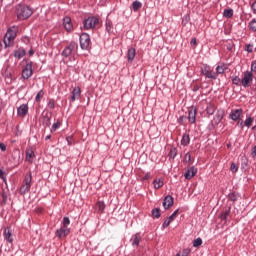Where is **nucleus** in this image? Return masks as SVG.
<instances>
[{"mask_svg":"<svg viewBox=\"0 0 256 256\" xmlns=\"http://www.w3.org/2000/svg\"><path fill=\"white\" fill-rule=\"evenodd\" d=\"M17 33H19L18 26H11L7 29L3 40L6 49L7 47H13L15 39H17Z\"/></svg>","mask_w":256,"mask_h":256,"instance_id":"f257e3e1","label":"nucleus"},{"mask_svg":"<svg viewBox=\"0 0 256 256\" xmlns=\"http://www.w3.org/2000/svg\"><path fill=\"white\" fill-rule=\"evenodd\" d=\"M16 15H17L18 19L25 21V19H29V17H31V15H33V10L31 8H29V6L19 5L16 8Z\"/></svg>","mask_w":256,"mask_h":256,"instance_id":"f03ea898","label":"nucleus"},{"mask_svg":"<svg viewBox=\"0 0 256 256\" xmlns=\"http://www.w3.org/2000/svg\"><path fill=\"white\" fill-rule=\"evenodd\" d=\"M33 181V175L31 172L26 173L24 178V184L20 187V195H25L31 191V182Z\"/></svg>","mask_w":256,"mask_h":256,"instance_id":"7ed1b4c3","label":"nucleus"},{"mask_svg":"<svg viewBox=\"0 0 256 256\" xmlns=\"http://www.w3.org/2000/svg\"><path fill=\"white\" fill-rule=\"evenodd\" d=\"M79 49V44L77 42L72 41L68 46L64 48L62 51V57H71V55H75Z\"/></svg>","mask_w":256,"mask_h":256,"instance_id":"20e7f679","label":"nucleus"},{"mask_svg":"<svg viewBox=\"0 0 256 256\" xmlns=\"http://www.w3.org/2000/svg\"><path fill=\"white\" fill-rule=\"evenodd\" d=\"M201 73L206 79H212L213 81L217 79V73H215V71H213V68H211V66L207 64L202 65Z\"/></svg>","mask_w":256,"mask_h":256,"instance_id":"39448f33","label":"nucleus"},{"mask_svg":"<svg viewBox=\"0 0 256 256\" xmlns=\"http://www.w3.org/2000/svg\"><path fill=\"white\" fill-rule=\"evenodd\" d=\"M97 25H99V18L95 16H90L83 21V27L86 30L95 29Z\"/></svg>","mask_w":256,"mask_h":256,"instance_id":"423d86ee","label":"nucleus"},{"mask_svg":"<svg viewBox=\"0 0 256 256\" xmlns=\"http://www.w3.org/2000/svg\"><path fill=\"white\" fill-rule=\"evenodd\" d=\"M31 77H33V62L29 61L26 63V65L22 69V78L27 80V79H31Z\"/></svg>","mask_w":256,"mask_h":256,"instance_id":"0eeeda50","label":"nucleus"},{"mask_svg":"<svg viewBox=\"0 0 256 256\" xmlns=\"http://www.w3.org/2000/svg\"><path fill=\"white\" fill-rule=\"evenodd\" d=\"M80 47L83 51H87L89 49V45H91V37L87 33H82L79 38Z\"/></svg>","mask_w":256,"mask_h":256,"instance_id":"6e6552de","label":"nucleus"},{"mask_svg":"<svg viewBox=\"0 0 256 256\" xmlns=\"http://www.w3.org/2000/svg\"><path fill=\"white\" fill-rule=\"evenodd\" d=\"M241 83H242V87H250L251 86V83H253V72L251 71H246L244 72V76L241 80Z\"/></svg>","mask_w":256,"mask_h":256,"instance_id":"1a4fd4ad","label":"nucleus"},{"mask_svg":"<svg viewBox=\"0 0 256 256\" xmlns=\"http://www.w3.org/2000/svg\"><path fill=\"white\" fill-rule=\"evenodd\" d=\"M186 119H188L189 123L192 125L197 122V107L192 106L188 110V117H186Z\"/></svg>","mask_w":256,"mask_h":256,"instance_id":"9d476101","label":"nucleus"},{"mask_svg":"<svg viewBox=\"0 0 256 256\" xmlns=\"http://www.w3.org/2000/svg\"><path fill=\"white\" fill-rule=\"evenodd\" d=\"M69 233H71V228L61 226L59 229L56 230L55 235L56 237H58V239H65V237H67Z\"/></svg>","mask_w":256,"mask_h":256,"instance_id":"9b49d317","label":"nucleus"},{"mask_svg":"<svg viewBox=\"0 0 256 256\" xmlns=\"http://www.w3.org/2000/svg\"><path fill=\"white\" fill-rule=\"evenodd\" d=\"M28 113H29V105L28 104H22L17 108V115H18V117H21L22 119L27 117Z\"/></svg>","mask_w":256,"mask_h":256,"instance_id":"f8f14e48","label":"nucleus"},{"mask_svg":"<svg viewBox=\"0 0 256 256\" xmlns=\"http://www.w3.org/2000/svg\"><path fill=\"white\" fill-rule=\"evenodd\" d=\"M225 117V111L223 110H217L213 120H212V125H219L221 121H223V118Z\"/></svg>","mask_w":256,"mask_h":256,"instance_id":"ddd939ff","label":"nucleus"},{"mask_svg":"<svg viewBox=\"0 0 256 256\" xmlns=\"http://www.w3.org/2000/svg\"><path fill=\"white\" fill-rule=\"evenodd\" d=\"M63 25H64V29L67 31V33H71V31H73V22L71 21V17H69V16L64 17Z\"/></svg>","mask_w":256,"mask_h":256,"instance_id":"4468645a","label":"nucleus"},{"mask_svg":"<svg viewBox=\"0 0 256 256\" xmlns=\"http://www.w3.org/2000/svg\"><path fill=\"white\" fill-rule=\"evenodd\" d=\"M77 99H81V87L77 86L73 88L72 93H71V103H75Z\"/></svg>","mask_w":256,"mask_h":256,"instance_id":"2eb2a0df","label":"nucleus"},{"mask_svg":"<svg viewBox=\"0 0 256 256\" xmlns=\"http://www.w3.org/2000/svg\"><path fill=\"white\" fill-rule=\"evenodd\" d=\"M179 213V209H176L171 216H169L162 224L163 229H166V227H169L171 225L172 221L175 220V217H177Z\"/></svg>","mask_w":256,"mask_h":256,"instance_id":"dca6fc26","label":"nucleus"},{"mask_svg":"<svg viewBox=\"0 0 256 256\" xmlns=\"http://www.w3.org/2000/svg\"><path fill=\"white\" fill-rule=\"evenodd\" d=\"M173 203H174V199H173V196L171 195H167L164 200H163V207L164 209H169L170 207H173Z\"/></svg>","mask_w":256,"mask_h":256,"instance_id":"f3484780","label":"nucleus"},{"mask_svg":"<svg viewBox=\"0 0 256 256\" xmlns=\"http://www.w3.org/2000/svg\"><path fill=\"white\" fill-rule=\"evenodd\" d=\"M3 237L7 243H13V233H11V228L6 227L4 229Z\"/></svg>","mask_w":256,"mask_h":256,"instance_id":"a211bd4d","label":"nucleus"},{"mask_svg":"<svg viewBox=\"0 0 256 256\" xmlns=\"http://www.w3.org/2000/svg\"><path fill=\"white\" fill-rule=\"evenodd\" d=\"M241 115H243V109L232 110L230 113V119H232V121H238Z\"/></svg>","mask_w":256,"mask_h":256,"instance_id":"6ab92c4d","label":"nucleus"},{"mask_svg":"<svg viewBox=\"0 0 256 256\" xmlns=\"http://www.w3.org/2000/svg\"><path fill=\"white\" fill-rule=\"evenodd\" d=\"M197 175V168L195 166L190 167L184 174L185 179H193V176Z\"/></svg>","mask_w":256,"mask_h":256,"instance_id":"aec40b11","label":"nucleus"},{"mask_svg":"<svg viewBox=\"0 0 256 256\" xmlns=\"http://www.w3.org/2000/svg\"><path fill=\"white\" fill-rule=\"evenodd\" d=\"M136 50L135 48H129L127 51V61L129 63H133V60L135 59Z\"/></svg>","mask_w":256,"mask_h":256,"instance_id":"412c9836","label":"nucleus"},{"mask_svg":"<svg viewBox=\"0 0 256 256\" xmlns=\"http://www.w3.org/2000/svg\"><path fill=\"white\" fill-rule=\"evenodd\" d=\"M163 185H165V181L163 180V178H155L153 180L154 189H161Z\"/></svg>","mask_w":256,"mask_h":256,"instance_id":"4be33fe9","label":"nucleus"},{"mask_svg":"<svg viewBox=\"0 0 256 256\" xmlns=\"http://www.w3.org/2000/svg\"><path fill=\"white\" fill-rule=\"evenodd\" d=\"M189 143H191V137L189 136L188 133H184L181 139V145L183 147H187V145H189Z\"/></svg>","mask_w":256,"mask_h":256,"instance_id":"5701e85b","label":"nucleus"},{"mask_svg":"<svg viewBox=\"0 0 256 256\" xmlns=\"http://www.w3.org/2000/svg\"><path fill=\"white\" fill-rule=\"evenodd\" d=\"M26 55V51L24 48H18L14 51V57L16 59H23V56Z\"/></svg>","mask_w":256,"mask_h":256,"instance_id":"b1692460","label":"nucleus"},{"mask_svg":"<svg viewBox=\"0 0 256 256\" xmlns=\"http://www.w3.org/2000/svg\"><path fill=\"white\" fill-rule=\"evenodd\" d=\"M96 210L98 211V213L101 215L103 213H105V202L103 201H98L96 203Z\"/></svg>","mask_w":256,"mask_h":256,"instance_id":"393cba45","label":"nucleus"},{"mask_svg":"<svg viewBox=\"0 0 256 256\" xmlns=\"http://www.w3.org/2000/svg\"><path fill=\"white\" fill-rule=\"evenodd\" d=\"M215 111H217V106L215 104H208L206 107V113L207 115H214Z\"/></svg>","mask_w":256,"mask_h":256,"instance_id":"a878e982","label":"nucleus"},{"mask_svg":"<svg viewBox=\"0 0 256 256\" xmlns=\"http://www.w3.org/2000/svg\"><path fill=\"white\" fill-rule=\"evenodd\" d=\"M225 71H227V66H225V64H221L216 67L215 73L217 74V77H218L219 75H223Z\"/></svg>","mask_w":256,"mask_h":256,"instance_id":"bb28decb","label":"nucleus"},{"mask_svg":"<svg viewBox=\"0 0 256 256\" xmlns=\"http://www.w3.org/2000/svg\"><path fill=\"white\" fill-rule=\"evenodd\" d=\"M33 157H35V152L32 149L26 151V161L33 163Z\"/></svg>","mask_w":256,"mask_h":256,"instance_id":"cd10ccee","label":"nucleus"},{"mask_svg":"<svg viewBox=\"0 0 256 256\" xmlns=\"http://www.w3.org/2000/svg\"><path fill=\"white\" fill-rule=\"evenodd\" d=\"M134 239L132 241L133 247H139V243H141V236L139 234H135Z\"/></svg>","mask_w":256,"mask_h":256,"instance_id":"c85d7f7f","label":"nucleus"},{"mask_svg":"<svg viewBox=\"0 0 256 256\" xmlns=\"http://www.w3.org/2000/svg\"><path fill=\"white\" fill-rule=\"evenodd\" d=\"M223 17H226V19H231V17H233V9H225L223 11Z\"/></svg>","mask_w":256,"mask_h":256,"instance_id":"c756f323","label":"nucleus"},{"mask_svg":"<svg viewBox=\"0 0 256 256\" xmlns=\"http://www.w3.org/2000/svg\"><path fill=\"white\" fill-rule=\"evenodd\" d=\"M228 199L230 201H233V203H235V201H237V199H239V194L236 192H232L228 195Z\"/></svg>","mask_w":256,"mask_h":256,"instance_id":"7c9ffc66","label":"nucleus"},{"mask_svg":"<svg viewBox=\"0 0 256 256\" xmlns=\"http://www.w3.org/2000/svg\"><path fill=\"white\" fill-rule=\"evenodd\" d=\"M132 7H133V11H139V9L143 7V4L136 0L132 3Z\"/></svg>","mask_w":256,"mask_h":256,"instance_id":"2f4dec72","label":"nucleus"},{"mask_svg":"<svg viewBox=\"0 0 256 256\" xmlns=\"http://www.w3.org/2000/svg\"><path fill=\"white\" fill-rule=\"evenodd\" d=\"M105 29L107 33H111V29H113V23L111 22V20L109 19L106 20Z\"/></svg>","mask_w":256,"mask_h":256,"instance_id":"473e14b6","label":"nucleus"},{"mask_svg":"<svg viewBox=\"0 0 256 256\" xmlns=\"http://www.w3.org/2000/svg\"><path fill=\"white\" fill-rule=\"evenodd\" d=\"M152 217L159 219V217H161V210L159 208L152 209Z\"/></svg>","mask_w":256,"mask_h":256,"instance_id":"72a5a7b5","label":"nucleus"},{"mask_svg":"<svg viewBox=\"0 0 256 256\" xmlns=\"http://www.w3.org/2000/svg\"><path fill=\"white\" fill-rule=\"evenodd\" d=\"M44 95H45V92H44L43 90H40V91L37 93L36 97H35L36 103H40V102H41V99H43Z\"/></svg>","mask_w":256,"mask_h":256,"instance_id":"f704fd0d","label":"nucleus"},{"mask_svg":"<svg viewBox=\"0 0 256 256\" xmlns=\"http://www.w3.org/2000/svg\"><path fill=\"white\" fill-rule=\"evenodd\" d=\"M249 29L253 31V33H255L256 31V19H252L248 25Z\"/></svg>","mask_w":256,"mask_h":256,"instance_id":"c9c22d12","label":"nucleus"},{"mask_svg":"<svg viewBox=\"0 0 256 256\" xmlns=\"http://www.w3.org/2000/svg\"><path fill=\"white\" fill-rule=\"evenodd\" d=\"M60 127H61V122L59 121L55 122L50 129L51 133H55V131H57V129H59Z\"/></svg>","mask_w":256,"mask_h":256,"instance_id":"e433bc0d","label":"nucleus"},{"mask_svg":"<svg viewBox=\"0 0 256 256\" xmlns=\"http://www.w3.org/2000/svg\"><path fill=\"white\" fill-rule=\"evenodd\" d=\"M168 155L170 159H175V157H177V148H171Z\"/></svg>","mask_w":256,"mask_h":256,"instance_id":"4c0bfd02","label":"nucleus"},{"mask_svg":"<svg viewBox=\"0 0 256 256\" xmlns=\"http://www.w3.org/2000/svg\"><path fill=\"white\" fill-rule=\"evenodd\" d=\"M69 225H71V220L69 217H64L62 222V227L69 228Z\"/></svg>","mask_w":256,"mask_h":256,"instance_id":"58836bf2","label":"nucleus"},{"mask_svg":"<svg viewBox=\"0 0 256 256\" xmlns=\"http://www.w3.org/2000/svg\"><path fill=\"white\" fill-rule=\"evenodd\" d=\"M200 245H203V240L201 238H197L193 242V247H200Z\"/></svg>","mask_w":256,"mask_h":256,"instance_id":"ea45409f","label":"nucleus"},{"mask_svg":"<svg viewBox=\"0 0 256 256\" xmlns=\"http://www.w3.org/2000/svg\"><path fill=\"white\" fill-rule=\"evenodd\" d=\"M253 121H254L253 117H249L248 119L245 120L244 125L249 128L251 127V125H253Z\"/></svg>","mask_w":256,"mask_h":256,"instance_id":"a19ab883","label":"nucleus"},{"mask_svg":"<svg viewBox=\"0 0 256 256\" xmlns=\"http://www.w3.org/2000/svg\"><path fill=\"white\" fill-rule=\"evenodd\" d=\"M232 83H233V85L239 86L241 83V78H239V76L232 77Z\"/></svg>","mask_w":256,"mask_h":256,"instance_id":"79ce46f5","label":"nucleus"},{"mask_svg":"<svg viewBox=\"0 0 256 256\" xmlns=\"http://www.w3.org/2000/svg\"><path fill=\"white\" fill-rule=\"evenodd\" d=\"M230 211H231V209L229 208L228 210H226L225 212H223V213L221 214V216H220L221 219L226 220L227 217H229Z\"/></svg>","mask_w":256,"mask_h":256,"instance_id":"37998d69","label":"nucleus"},{"mask_svg":"<svg viewBox=\"0 0 256 256\" xmlns=\"http://www.w3.org/2000/svg\"><path fill=\"white\" fill-rule=\"evenodd\" d=\"M230 171H232V173H237V171H239V167H237L235 163H232L230 166Z\"/></svg>","mask_w":256,"mask_h":256,"instance_id":"c03bdc74","label":"nucleus"},{"mask_svg":"<svg viewBox=\"0 0 256 256\" xmlns=\"http://www.w3.org/2000/svg\"><path fill=\"white\" fill-rule=\"evenodd\" d=\"M44 123L46 127H51V117L49 116L44 117Z\"/></svg>","mask_w":256,"mask_h":256,"instance_id":"a18cd8bd","label":"nucleus"},{"mask_svg":"<svg viewBox=\"0 0 256 256\" xmlns=\"http://www.w3.org/2000/svg\"><path fill=\"white\" fill-rule=\"evenodd\" d=\"M186 120H187V116H180L178 119V123H180V125H185Z\"/></svg>","mask_w":256,"mask_h":256,"instance_id":"49530a36","label":"nucleus"},{"mask_svg":"<svg viewBox=\"0 0 256 256\" xmlns=\"http://www.w3.org/2000/svg\"><path fill=\"white\" fill-rule=\"evenodd\" d=\"M48 107H49V109H55V100L54 99L49 100Z\"/></svg>","mask_w":256,"mask_h":256,"instance_id":"de8ad7c7","label":"nucleus"},{"mask_svg":"<svg viewBox=\"0 0 256 256\" xmlns=\"http://www.w3.org/2000/svg\"><path fill=\"white\" fill-rule=\"evenodd\" d=\"M184 160L186 161V163H189L191 161V153L187 152L184 155Z\"/></svg>","mask_w":256,"mask_h":256,"instance_id":"09e8293b","label":"nucleus"},{"mask_svg":"<svg viewBox=\"0 0 256 256\" xmlns=\"http://www.w3.org/2000/svg\"><path fill=\"white\" fill-rule=\"evenodd\" d=\"M66 141H67V145L69 146L73 145V136H67Z\"/></svg>","mask_w":256,"mask_h":256,"instance_id":"8fccbe9b","label":"nucleus"},{"mask_svg":"<svg viewBox=\"0 0 256 256\" xmlns=\"http://www.w3.org/2000/svg\"><path fill=\"white\" fill-rule=\"evenodd\" d=\"M246 51H247L248 53H253V44H248V45L246 46Z\"/></svg>","mask_w":256,"mask_h":256,"instance_id":"3c124183","label":"nucleus"},{"mask_svg":"<svg viewBox=\"0 0 256 256\" xmlns=\"http://www.w3.org/2000/svg\"><path fill=\"white\" fill-rule=\"evenodd\" d=\"M251 10L254 15H256V0L251 4Z\"/></svg>","mask_w":256,"mask_h":256,"instance_id":"603ef678","label":"nucleus"},{"mask_svg":"<svg viewBox=\"0 0 256 256\" xmlns=\"http://www.w3.org/2000/svg\"><path fill=\"white\" fill-rule=\"evenodd\" d=\"M251 71L256 73V60L252 61V63H251Z\"/></svg>","mask_w":256,"mask_h":256,"instance_id":"864d4df0","label":"nucleus"},{"mask_svg":"<svg viewBox=\"0 0 256 256\" xmlns=\"http://www.w3.org/2000/svg\"><path fill=\"white\" fill-rule=\"evenodd\" d=\"M189 253H191V250L190 249H184L182 251V255L181 256H189Z\"/></svg>","mask_w":256,"mask_h":256,"instance_id":"5fc2aeb1","label":"nucleus"},{"mask_svg":"<svg viewBox=\"0 0 256 256\" xmlns=\"http://www.w3.org/2000/svg\"><path fill=\"white\" fill-rule=\"evenodd\" d=\"M149 179H151V174L149 172H147L144 177H143V180L144 181H149Z\"/></svg>","mask_w":256,"mask_h":256,"instance_id":"6e6d98bb","label":"nucleus"},{"mask_svg":"<svg viewBox=\"0 0 256 256\" xmlns=\"http://www.w3.org/2000/svg\"><path fill=\"white\" fill-rule=\"evenodd\" d=\"M1 151H7V146L4 143H0Z\"/></svg>","mask_w":256,"mask_h":256,"instance_id":"4d7b16f0","label":"nucleus"},{"mask_svg":"<svg viewBox=\"0 0 256 256\" xmlns=\"http://www.w3.org/2000/svg\"><path fill=\"white\" fill-rule=\"evenodd\" d=\"M2 201L3 203H7V194L5 192L2 193Z\"/></svg>","mask_w":256,"mask_h":256,"instance_id":"13d9d810","label":"nucleus"},{"mask_svg":"<svg viewBox=\"0 0 256 256\" xmlns=\"http://www.w3.org/2000/svg\"><path fill=\"white\" fill-rule=\"evenodd\" d=\"M189 23V16H185V19L182 21V25H187Z\"/></svg>","mask_w":256,"mask_h":256,"instance_id":"bf43d9fd","label":"nucleus"},{"mask_svg":"<svg viewBox=\"0 0 256 256\" xmlns=\"http://www.w3.org/2000/svg\"><path fill=\"white\" fill-rule=\"evenodd\" d=\"M0 179H5V172L0 169Z\"/></svg>","mask_w":256,"mask_h":256,"instance_id":"052dcab7","label":"nucleus"},{"mask_svg":"<svg viewBox=\"0 0 256 256\" xmlns=\"http://www.w3.org/2000/svg\"><path fill=\"white\" fill-rule=\"evenodd\" d=\"M28 55H29L30 57H33V55H35V51H33V49H30V50L28 51Z\"/></svg>","mask_w":256,"mask_h":256,"instance_id":"680f3d73","label":"nucleus"},{"mask_svg":"<svg viewBox=\"0 0 256 256\" xmlns=\"http://www.w3.org/2000/svg\"><path fill=\"white\" fill-rule=\"evenodd\" d=\"M190 43L191 45H197V38H193Z\"/></svg>","mask_w":256,"mask_h":256,"instance_id":"e2e57ef3","label":"nucleus"},{"mask_svg":"<svg viewBox=\"0 0 256 256\" xmlns=\"http://www.w3.org/2000/svg\"><path fill=\"white\" fill-rule=\"evenodd\" d=\"M16 129H19V128H16ZM15 135H16V137H19L21 135V131L17 130Z\"/></svg>","mask_w":256,"mask_h":256,"instance_id":"0e129e2a","label":"nucleus"},{"mask_svg":"<svg viewBox=\"0 0 256 256\" xmlns=\"http://www.w3.org/2000/svg\"><path fill=\"white\" fill-rule=\"evenodd\" d=\"M48 139H51V134H49V135H47V136L45 137V140H46V141H48Z\"/></svg>","mask_w":256,"mask_h":256,"instance_id":"69168bd1","label":"nucleus"},{"mask_svg":"<svg viewBox=\"0 0 256 256\" xmlns=\"http://www.w3.org/2000/svg\"><path fill=\"white\" fill-rule=\"evenodd\" d=\"M3 51V43L0 41V52Z\"/></svg>","mask_w":256,"mask_h":256,"instance_id":"338daca9","label":"nucleus"},{"mask_svg":"<svg viewBox=\"0 0 256 256\" xmlns=\"http://www.w3.org/2000/svg\"><path fill=\"white\" fill-rule=\"evenodd\" d=\"M3 253V247L0 245V255Z\"/></svg>","mask_w":256,"mask_h":256,"instance_id":"774afa93","label":"nucleus"}]
</instances>
